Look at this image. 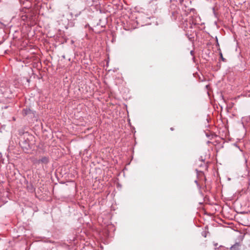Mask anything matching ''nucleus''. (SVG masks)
I'll use <instances>...</instances> for the list:
<instances>
[{
  "instance_id": "obj_4",
  "label": "nucleus",
  "mask_w": 250,
  "mask_h": 250,
  "mask_svg": "<svg viewBox=\"0 0 250 250\" xmlns=\"http://www.w3.org/2000/svg\"><path fill=\"white\" fill-rule=\"evenodd\" d=\"M250 120V116L243 117L242 119V123L243 124L247 123Z\"/></svg>"
},
{
  "instance_id": "obj_8",
  "label": "nucleus",
  "mask_w": 250,
  "mask_h": 250,
  "mask_svg": "<svg viewBox=\"0 0 250 250\" xmlns=\"http://www.w3.org/2000/svg\"><path fill=\"white\" fill-rule=\"evenodd\" d=\"M208 229V227H206L205 228V229L206 230V229ZM205 231H206V232H207V231H206V230Z\"/></svg>"
},
{
  "instance_id": "obj_1",
  "label": "nucleus",
  "mask_w": 250,
  "mask_h": 250,
  "mask_svg": "<svg viewBox=\"0 0 250 250\" xmlns=\"http://www.w3.org/2000/svg\"><path fill=\"white\" fill-rule=\"evenodd\" d=\"M49 162V159L48 157L46 156H42L41 158H40L37 161V163L38 164H47Z\"/></svg>"
},
{
  "instance_id": "obj_11",
  "label": "nucleus",
  "mask_w": 250,
  "mask_h": 250,
  "mask_svg": "<svg viewBox=\"0 0 250 250\" xmlns=\"http://www.w3.org/2000/svg\"><path fill=\"white\" fill-rule=\"evenodd\" d=\"M207 236V235H204V237H206Z\"/></svg>"
},
{
  "instance_id": "obj_9",
  "label": "nucleus",
  "mask_w": 250,
  "mask_h": 250,
  "mask_svg": "<svg viewBox=\"0 0 250 250\" xmlns=\"http://www.w3.org/2000/svg\"><path fill=\"white\" fill-rule=\"evenodd\" d=\"M196 75H198V74H195L194 75V77H196Z\"/></svg>"
},
{
  "instance_id": "obj_5",
  "label": "nucleus",
  "mask_w": 250,
  "mask_h": 250,
  "mask_svg": "<svg viewBox=\"0 0 250 250\" xmlns=\"http://www.w3.org/2000/svg\"><path fill=\"white\" fill-rule=\"evenodd\" d=\"M31 112V110L28 109H24L22 110V114L23 115H26Z\"/></svg>"
},
{
  "instance_id": "obj_2",
  "label": "nucleus",
  "mask_w": 250,
  "mask_h": 250,
  "mask_svg": "<svg viewBox=\"0 0 250 250\" xmlns=\"http://www.w3.org/2000/svg\"><path fill=\"white\" fill-rule=\"evenodd\" d=\"M208 53H206L207 58L204 57V59H206L207 61L209 60V58L211 57V56L213 55V53L210 51H209L208 50Z\"/></svg>"
},
{
  "instance_id": "obj_6",
  "label": "nucleus",
  "mask_w": 250,
  "mask_h": 250,
  "mask_svg": "<svg viewBox=\"0 0 250 250\" xmlns=\"http://www.w3.org/2000/svg\"><path fill=\"white\" fill-rule=\"evenodd\" d=\"M204 204H207L209 202V200H208V198L207 197V196H206L205 197H204Z\"/></svg>"
},
{
  "instance_id": "obj_3",
  "label": "nucleus",
  "mask_w": 250,
  "mask_h": 250,
  "mask_svg": "<svg viewBox=\"0 0 250 250\" xmlns=\"http://www.w3.org/2000/svg\"><path fill=\"white\" fill-rule=\"evenodd\" d=\"M240 245L238 243H236L231 247V250H240Z\"/></svg>"
},
{
  "instance_id": "obj_10",
  "label": "nucleus",
  "mask_w": 250,
  "mask_h": 250,
  "mask_svg": "<svg viewBox=\"0 0 250 250\" xmlns=\"http://www.w3.org/2000/svg\"><path fill=\"white\" fill-rule=\"evenodd\" d=\"M206 87L208 88V85H206Z\"/></svg>"
},
{
  "instance_id": "obj_7",
  "label": "nucleus",
  "mask_w": 250,
  "mask_h": 250,
  "mask_svg": "<svg viewBox=\"0 0 250 250\" xmlns=\"http://www.w3.org/2000/svg\"><path fill=\"white\" fill-rule=\"evenodd\" d=\"M220 57L222 59V60L224 62L226 61V59L223 57L222 54L220 53Z\"/></svg>"
}]
</instances>
